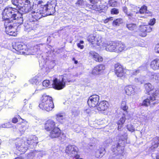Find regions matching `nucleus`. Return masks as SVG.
<instances>
[{
  "mask_svg": "<svg viewBox=\"0 0 159 159\" xmlns=\"http://www.w3.org/2000/svg\"><path fill=\"white\" fill-rule=\"evenodd\" d=\"M42 86V85H39V87L37 88L36 89V90L35 91V92H36V91H38V90H41L42 89H43V88L41 89L40 88V87Z\"/></svg>",
  "mask_w": 159,
  "mask_h": 159,
  "instance_id": "nucleus-62",
  "label": "nucleus"
},
{
  "mask_svg": "<svg viewBox=\"0 0 159 159\" xmlns=\"http://www.w3.org/2000/svg\"><path fill=\"white\" fill-rule=\"evenodd\" d=\"M140 72V70H134L131 73L134 75H136L138 73Z\"/></svg>",
  "mask_w": 159,
  "mask_h": 159,
  "instance_id": "nucleus-56",
  "label": "nucleus"
},
{
  "mask_svg": "<svg viewBox=\"0 0 159 159\" xmlns=\"http://www.w3.org/2000/svg\"><path fill=\"white\" fill-rule=\"evenodd\" d=\"M121 108L125 111H127L128 109V107L126 106V101H122L121 105Z\"/></svg>",
  "mask_w": 159,
  "mask_h": 159,
  "instance_id": "nucleus-32",
  "label": "nucleus"
},
{
  "mask_svg": "<svg viewBox=\"0 0 159 159\" xmlns=\"http://www.w3.org/2000/svg\"><path fill=\"white\" fill-rule=\"evenodd\" d=\"M77 46L78 48H80L81 49H83L84 48V46L80 44V43H78Z\"/></svg>",
  "mask_w": 159,
  "mask_h": 159,
  "instance_id": "nucleus-59",
  "label": "nucleus"
},
{
  "mask_svg": "<svg viewBox=\"0 0 159 159\" xmlns=\"http://www.w3.org/2000/svg\"><path fill=\"white\" fill-rule=\"evenodd\" d=\"M13 48L17 52L18 54L23 53V52L22 51L23 49V46L21 44L18 43L15 45H13Z\"/></svg>",
  "mask_w": 159,
  "mask_h": 159,
  "instance_id": "nucleus-22",
  "label": "nucleus"
},
{
  "mask_svg": "<svg viewBox=\"0 0 159 159\" xmlns=\"http://www.w3.org/2000/svg\"><path fill=\"white\" fill-rule=\"evenodd\" d=\"M63 118V116L61 114L59 113L56 115V119L59 122H62Z\"/></svg>",
  "mask_w": 159,
  "mask_h": 159,
  "instance_id": "nucleus-34",
  "label": "nucleus"
},
{
  "mask_svg": "<svg viewBox=\"0 0 159 159\" xmlns=\"http://www.w3.org/2000/svg\"><path fill=\"white\" fill-rule=\"evenodd\" d=\"M111 13L112 14H118L119 13V10L116 8H113L111 9Z\"/></svg>",
  "mask_w": 159,
  "mask_h": 159,
  "instance_id": "nucleus-47",
  "label": "nucleus"
},
{
  "mask_svg": "<svg viewBox=\"0 0 159 159\" xmlns=\"http://www.w3.org/2000/svg\"><path fill=\"white\" fill-rule=\"evenodd\" d=\"M155 51L156 52L159 53V43L156 45L155 48Z\"/></svg>",
  "mask_w": 159,
  "mask_h": 159,
  "instance_id": "nucleus-53",
  "label": "nucleus"
},
{
  "mask_svg": "<svg viewBox=\"0 0 159 159\" xmlns=\"http://www.w3.org/2000/svg\"><path fill=\"white\" fill-rule=\"evenodd\" d=\"M153 91V92H151L152 95L149 97H154L155 99H156V97L157 96L158 93V91L156 89H154L152 91Z\"/></svg>",
  "mask_w": 159,
  "mask_h": 159,
  "instance_id": "nucleus-38",
  "label": "nucleus"
},
{
  "mask_svg": "<svg viewBox=\"0 0 159 159\" xmlns=\"http://www.w3.org/2000/svg\"><path fill=\"white\" fill-rule=\"evenodd\" d=\"M99 100V97L97 95H93L89 98L88 101V104L91 107H96Z\"/></svg>",
  "mask_w": 159,
  "mask_h": 159,
  "instance_id": "nucleus-10",
  "label": "nucleus"
},
{
  "mask_svg": "<svg viewBox=\"0 0 159 159\" xmlns=\"http://www.w3.org/2000/svg\"><path fill=\"white\" fill-rule=\"evenodd\" d=\"M72 112L73 115H74L75 116H76L78 115V113H77V111L76 109H74L72 111Z\"/></svg>",
  "mask_w": 159,
  "mask_h": 159,
  "instance_id": "nucleus-57",
  "label": "nucleus"
},
{
  "mask_svg": "<svg viewBox=\"0 0 159 159\" xmlns=\"http://www.w3.org/2000/svg\"><path fill=\"white\" fill-rule=\"evenodd\" d=\"M21 125L20 127L22 128H24V131L25 130L26 128L25 127V124L23 122L21 123L20 124H18L17 125Z\"/></svg>",
  "mask_w": 159,
  "mask_h": 159,
  "instance_id": "nucleus-54",
  "label": "nucleus"
},
{
  "mask_svg": "<svg viewBox=\"0 0 159 159\" xmlns=\"http://www.w3.org/2000/svg\"><path fill=\"white\" fill-rule=\"evenodd\" d=\"M84 111L85 113H89L90 112V110L89 109H86Z\"/></svg>",
  "mask_w": 159,
  "mask_h": 159,
  "instance_id": "nucleus-63",
  "label": "nucleus"
},
{
  "mask_svg": "<svg viewBox=\"0 0 159 159\" xmlns=\"http://www.w3.org/2000/svg\"><path fill=\"white\" fill-rule=\"evenodd\" d=\"M75 131L76 133H80V126H79L78 127H77V129L75 128Z\"/></svg>",
  "mask_w": 159,
  "mask_h": 159,
  "instance_id": "nucleus-61",
  "label": "nucleus"
},
{
  "mask_svg": "<svg viewBox=\"0 0 159 159\" xmlns=\"http://www.w3.org/2000/svg\"><path fill=\"white\" fill-rule=\"evenodd\" d=\"M113 20V17H110L109 18H107L104 20V22L105 23H107L109 21H111Z\"/></svg>",
  "mask_w": 159,
  "mask_h": 159,
  "instance_id": "nucleus-55",
  "label": "nucleus"
},
{
  "mask_svg": "<svg viewBox=\"0 0 159 159\" xmlns=\"http://www.w3.org/2000/svg\"><path fill=\"white\" fill-rule=\"evenodd\" d=\"M85 2L83 0H78L76 3V4H78L79 7H83L85 4Z\"/></svg>",
  "mask_w": 159,
  "mask_h": 159,
  "instance_id": "nucleus-44",
  "label": "nucleus"
},
{
  "mask_svg": "<svg viewBox=\"0 0 159 159\" xmlns=\"http://www.w3.org/2000/svg\"><path fill=\"white\" fill-rule=\"evenodd\" d=\"M65 75H64L61 80L57 78H55L52 81V85L53 88L57 90L61 89L65 87L66 82H71V81L69 80L70 75H67V77H66Z\"/></svg>",
  "mask_w": 159,
  "mask_h": 159,
  "instance_id": "nucleus-5",
  "label": "nucleus"
},
{
  "mask_svg": "<svg viewBox=\"0 0 159 159\" xmlns=\"http://www.w3.org/2000/svg\"><path fill=\"white\" fill-rule=\"evenodd\" d=\"M97 53L94 51H90L89 52V56L91 57L93 59V58L95 56L96 54Z\"/></svg>",
  "mask_w": 159,
  "mask_h": 159,
  "instance_id": "nucleus-52",
  "label": "nucleus"
},
{
  "mask_svg": "<svg viewBox=\"0 0 159 159\" xmlns=\"http://www.w3.org/2000/svg\"><path fill=\"white\" fill-rule=\"evenodd\" d=\"M143 98L144 100L142 103L143 106L146 107L148 106L149 105L154 106L158 103V100L155 99L153 97H148L146 98L143 97Z\"/></svg>",
  "mask_w": 159,
  "mask_h": 159,
  "instance_id": "nucleus-9",
  "label": "nucleus"
},
{
  "mask_svg": "<svg viewBox=\"0 0 159 159\" xmlns=\"http://www.w3.org/2000/svg\"><path fill=\"white\" fill-rule=\"evenodd\" d=\"M38 143V138L34 136L25 141L23 139H18L15 143L16 148L23 153L25 152L28 147L33 148L36 146Z\"/></svg>",
  "mask_w": 159,
  "mask_h": 159,
  "instance_id": "nucleus-2",
  "label": "nucleus"
},
{
  "mask_svg": "<svg viewBox=\"0 0 159 159\" xmlns=\"http://www.w3.org/2000/svg\"><path fill=\"white\" fill-rule=\"evenodd\" d=\"M122 23V20L121 19H117L113 22V25L116 26L119 25V24Z\"/></svg>",
  "mask_w": 159,
  "mask_h": 159,
  "instance_id": "nucleus-39",
  "label": "nucleus"
},
{
  "mask_svg": "<svg viewBox=\"0 0 159 159\" xmlns=\"http://www.w3.org/2000/svg\"><path fill=\"white\" fill-rule=\"evenodd\" d=\"M87 40L94 46H95L96 45L99 46H100V43L101 42V39L97 38L93 35H90L88 36L87 38Z\"/></svg>",
  "mask_w": 159,
  "mask_h": 159,
  "instance_id": "nucleus-13",
  "label": "nucleus"
},
{
  "mask_svg": "<svg viewBox=\"0 0 159 159\" xmlns=\"http://www.w3.org/2000/svg\"><path fill=\"white\" fill-rule=\"evenodd\" d=\"M17 8V9H15L17 11H18V14H19V13H20L21 16H22L23 14L26 13L31 12L32 11V9H33V8L31 7H27L24 5H20Z\"/></svg>",
  "mask_w": 159,
  "mask_h": 159,
  "instance_id": "nucleus-14",
  "label": "nucleus"
},
{
  "mask_svg": "<svg viewBox=\"0 0 159 159\" xmlns=\"http://www.w3.org/2000/svg\"><path fill=\"white\" fill-rule=\"evenodd\" d=\"M51 131L49 134V136L52 138L58 137L60 134V129L57 128H55Z\"/></svg>",
  "mask_w": 159,
  "mask_h": 159,
  "instance_id": "nucleus-21",
  "label": "nucleus"
},
{
  "mask_svg": "<svg viewBox=\"0 0 159 159\" xmlns=\"http://www.w3.org/2000/svg\"><path fill=\"white\" fill-rule=\"evenodd\" d=\"M18 121V119L16 117L13 118L12 119V122L14 123H16Z\"/></svg>",
  "mask_w": 159,
  "mask_h": 159,
  "instance_id": "nucleus-60",
  "label": "nucleus"
},
{
  "mask_svg": "<svg viewBox=\"0 0 159 159\" xmlns=\"http://www.w3.org/2000/svg\"><path fill=\"white\" fill-rule=\"evenodd\" d=\"M116 45L117 46L116 52H119L127 49L125 45L121 42L116 43Z\"/></svg>",
  "mask_w": 159,
  "mask_h": 159,
  "instance_id": "nucleus-24",
  "label": "nucleus"
},
{
  "mask_svg": "<svg viewBox=\"0 0 159 159\" xmlns=\"http://www.w3.org/2000/svg\"><path fill=\"white\" fill-rule=\"evenodd\" d=\"M115 71L116 75L118 77H121L124 76L125 74V70L119 64L117 63L115 65Z\"/></svg>",
  "mask_w": 159,
  "mask_h": 159,
  "instance_id": "nucleus-11",
  "label": "nucleus"
},
{
  "mask_svg": "<svg viewBox=\"0 0 159 159\" xmlns=\"http://www.w3.org/2000/svg\"><path fill=\"white\" fill-rule=\"evenodd\" d=\"M24 2V0H18V3L19 5H20V6H23V4Z\"/></svg>",
  "mask_w": 159,
  "mask_h": 159,
  "instance_id": "nucleus-58",
  "label": "nucleus"
},
{
  "mask_svg": "<svg viewBox=\"0 0 159 159\" xmlns=\"http://www.w3.org/2000/svg\"><path fill=\"white\" fill-rule=\"evenodd\" d=\"M93 59L96 61L101 62L103 61V58L102 57L100 56L99 54L97 53L95 56L93 58Z\"/></svg>",
  "mask_w": 159,
  "mask_h": 159,
  "instance_id": "nucleus-33",
  "label": "nucleus"
},
{
  "mask_svg": "<svg viewBox=\"0 0 159 159\" xmlns=\"http://www.w3.org/2000/svg\"><path fill=\"white\" fill-rule=\"evenodd\" d=\"M4 25L5 27L6 33L10 35L16 36V33L14 31L15 29L14 24L11 23L9 22V20H4Z\"/></svg>",
  "mask_w": 159,
  "mask_h": 159,
  "instance_id": "nucleus-8",
  "label": "nucleus"
},
{
  "mask_svg": "<svg viewBox=\"0 0 159 159\" xmlns=\"http://www.w3.org/2000/svg\"><path fill=\"white\" fill-rule=\"evenodd\" d=\"M156 20L155 18L151 19L148 23V25L149 26H152L155 23Z\"/></svg>",
  "mask_w": 159,
  "mask_h": 159,
  "instance_id": "nucleus-51",
  "label": "nucleus"
},
{
  "mask_svg": "<svg viewBox=\"0 0 159 159\" xmlns=\"http://www.w3.org/2000/svg\"><path fill=\"white\" fill-rule=\"evenodd\" d=\"M31 21H30V17H29V21H27V22L25 23L24 26L26 29H30V30H31Z\"/></svg>",
  "mask_w": 159,
  "mask_h": 159,
  "instance_id": "nucleus-35",
  "label": "nucleus"
},
{
  "mask_svg": "<svg viewBox=\"0 0 159 159\" xmlns=\"http://www.w3.org/2000/svg\"><path fill=\"white\" fill-rule=\"evenodd\" d=\"M56 1L52 0L48 2L47 4L44 5L43 7V11L45 15L48 16L54 14L55 11V7L56 6Z\"/></svg>",
  "mask_w": 159,
  "mask_h": 159,
  "instance_id": "nucleus-6",
  "label": "nucleus"
},
{
  "mask_svg": "<svg viewBox=\"0 0 159 159\" xmlns=\"http://www.w3.org/2000/svg\"><path fill=\"white\" fill-rule=\"evenodd\" d=\"M78 149L77 147L74 145H69L66 148L65 152L69 156L71 157L78 158Z\"/></svg>",
  "mask_w": 159,
  "mask_h": 159,
  "instance_id": "nucleus-7",
  "label": "nucleus"
},
{
  "mask_svg": "<svg viewBox=\"0 0 159 159\" xmlns=\"http://www.w3.org/2000/svg\"><path fill=\"white\" fill-rule=\"evenodd\" d=\"M105 66L103 65L97 66L94 68L92 71V74L94 76H96L100 74V73L105 69Z\"/></svg>",
  "mask_w": 159,
  "mask_h": 159,
  "instance_id": "nucleus-16",
  "label": "nucleus"
},
{
  "mask_svg": "<svg viewBox=\"0 0 159 159\" xmlns=\"http://www.w3.org/2000/svg\"><path fill=\"white\" fill-rule=\"evenodd\" d=\"M131 10L132 11V12L137 14L139 13V7L134 5H131Z\"/></svg>",
  "mask_w": 159,
  "mask_h": 159,
  "instance_id": "nucleus-36",
  "label": "nucleus"
},
{
  "mask_svg": "<svg viewBox=\"0 0 159 159\" xmlns=\"http://www.w3.org/2000/svg\"><path fill=\"white\" fill-rule=\"evenodd\" d=\"M88 7L90 8L94 9L95 10L98 11L100 12L103 11V10L102 9H100V8H98V7H97L96 6L93 7V5H89Z\"/></svg>",
  "mask_w": 159,
  "mask_h": 159,
  "instance_id": "nucleus-43",
  "label": "nucleus"
},
{
  "mask_svg": "<svg viewBox=\"0 0 159 159\" xmlns=\"http://www.w3.org/2000/svg\"><path fill=\"white\" fill-rule=\"evenodd\" d=\"M144 87L146 91L148 93L152 92L154 88V87L149 83L145 84H144Z\"/></svg>",
  "mask_w": 159,
  "mask_h": 159,
  "instance_id": "nucleus-28",
  "label": "nucleus"
},
{
  "mask_svg": "<svg viewBox=\"0 0 159 159\" xmlns=\"http://www.w3.org/2000/svg\"><path fill=\"white\" fill-rule=\"evenodd\" d=\"M39 107L42 110L47 111L52 110L54 107L52 98L49 96H43L41 102L39 104Z\"/></svg>",
  "mask_w": 159,
  "mask_h": 159,
  "instance_id": "nucleus-4",
  "label": "nucleus"
},
{
  "mask_svg": "<svg viewBox=\"0 0 159 159\" xmlns=\"http://www.w3.org/2000/svg\"><path fill=\"white\" fill-rule=\"evenodd\" d=\"M150 78L153 81H159V73H155L152 74Z\"/></svg>",
  "mask_w": 159,
  "mask_h": 159,
  "instance_id": "nucleus-29",
  "label": "nucleus"
},
{
  "mask_svg": "<svg viewBox=\"0 0 159 159\" xmlns=\"http://www.w3.org/2000/svg\"><path fill=\"white\" fill-rule=\"evenodd\" d=\"M105 47V50L111 52H116L117 45L116 43H114L112 42H110L104 44Z\"/></svg>",
  "mask_w": 159,
  "mask_h": 159,
  "instance_id": "nucleus-12",
  "label": "nucleus"
},
{
  "mask_svg": "<svg viewBox=\"0 0 159 159\" xmlns=\"http://www.w3.org/2000/svg\"><path fill=\"white\" fill-rule=\"evenodd\" d=\"M127 129L130 131L133 132L135 129L134 127L131 124H128L127 126Z\"/></svg>",
  "mask_w": 159,
  "mask_h": 159,
  "instance_id": "nucleus-45",
  "label": "nucleus"
},
{
  "mask_svg": "<svg viewBox=\"0 0 159 159\" xmlns=\"http://www.w3.org/2000/svg\"><path fill=\"white\" fill-rule=\"evenodd\" d=\"M18 0H11L12 3L13 4L16 6V7L17 8L19 7L20 5H19Z\"/></svg>",
  "mask_w": 159,
  "mask_h": 159,
  "instance_id": "nucleus-50",
  "label": "nucleus"
},
{
  "mask_svg": "<svg viewBox=\"0 0 159 159\" xmlns=\"http://www.w3.org/2000/svg\"><path fill=\"white\" fill-rule=\"evenodd\" d=\"M156 159H159V152L157 154L156 156Z\"/></svg>",
  "mask_w": 159,
  "mask_h": 159,
  "instance_id": "nucleus-64",
  "label": "nucleus"
},
{
  "mask_svg": "<svg viewBox=\"0 0 159 159\" xmlns=\"http://www.w3.org/2000/svg\"><path fill=\"white\" fill-rule=\"evenodd\" d=\"M126 26L129 30H134L137 29L136 25L135 24L131 23L127 24L126 25Z\"/></svg>",
  "mask_w": 159,
  "mask_h": 159,
  "instance_id": "nucleus-31",
  "label": "nucleus"
},
{
  "mask_svg": "<svg viewBox=\"0 0 159 159\" xmlns=\"http://www.w3.org/2000/svg\"><path fill=\"white\" fill-rule=\"evenodd\" d=\"M108 3L110 6L111 7H115L117 5V2L115 0H110Z\"/></svg>",
  "mask_w": 159,
  "mask_h": 159,
  "instance_id": "nucleus-41",
  "label": "nucleus"
},
{
  "mask_svg": "<svg viewBox=\"0 0 159 159\" xmlns=\"http://www.w3.org/2000/svg\"><path fill=\"white\" fill-rule=\"evenodd\" d=\"M24 2L23 3V5L25 6L27 5V7H31V6L30 4V2L28 0H24Z\"/></svg>",
  "mask_w": 159,
  "mask_h": 159,
  "instance_id": "nucleus-49",
  "label": "nucleus"
},
{
  "mask_svg": "<svg viewBox=\"0 0 159 159\" xmlns=\"http://www.w3.org/2000/svg\"><path fill=\"white\" fill-rule=\"evenodd\" d=\"M125 92L128 95H134L135 93L134 89L131 85L127 86L125 88Z\"/></svg>",
  "mask_w": 159,
  "mask_h": 159,
  "instance_id": "nucleus-23",
  "label": "nucleus"
},
{
  "mask_svg": "<svg viewBox=\"0 0 159 159\" xmlns=\"http://www.w3.org/2000/svg\"><path fill=\"white\" fill-rule=\"evenodd\" d=\"M123 10L124 12L126 15L128 17H132L133 16V14L129 12H128L127 11V8L126 7H123Z\"/></svg>",
  "mask_w": 159,
  "mask_h": 159,
  "instance_id": "nucleus-37",
  "label": "nucleus"
},
{
  "mask_svg": "<svg viewBox=\"0 0 159 159\" xmlns=\"http://www.w3.org/2000/svg\"><path fill=\"white\" fill-rule=\"evenodd\" d=\"M139 29L140 31L144 33L142 36L144 37L146 35L145 33L151 32L152 31V28L149 25H141L140 26Z\"/></svg>",
  "mask_w": 159,
  "mask_h": 159,
  "instance_id": "nucleus-17",
  "label": "nucleus"
},
{
  "mask_svg": "<svg viewBox=\"0 0 159 159\" xmlns=\"http://www.w3.org/2000/svg\"><path fill=\"white\" fill-rule=\"evenodd\" d=\"M45 129L47 131H50L55 128V122L52 120H48L47 121L44 126Z\"/></svg>",
  "mask_w": 159,
  "mask_h": 159,
  "instance_id": "nucleus-19",
  "label": "nucleus"
},
{
  "mask_svg": "<svg viewBox=\"0 0 159 159\" xmlns=\"http://www.w3.org/2000/svg\"><path fill=\"white\" fill-rule=\"evenodd\" d=\"M18 11L15 8L9 7H6L2 12V18L4 20H9V22L11 23L14 22L20 25L22 24L23 18L21 15L18 14Z\"/></svg>",
  "mask_w": 159,
  "mask_h": 159,
  "instance_id": "nucleus-1",
  "label": "nucleus"
},
{
  "mask_svg": "<svg viewBox=\"0 0 159 159\" xmlns=\"http://www.w3.org/2000/svg\"><path fill=\"white\" fill-rule=\"evenodd\" d=\"M120 139L122 141L121 143H119L112 146L111 150L110 152V156L112 157H114L118 155L123 156L124 153V144L125 141L127 139V135L125 134L124 135H119Z\"/></svg>",
  "mask_w": 159,
  "mask_h": 159,
  "instance_id": "nucleus-3",
  "label": "nucleus"
},
{
  "mask_svg": "<svg viewBox=\"0 0 159 159\" xmlns=\"http://www.w3.org/2000/svg\"><path fill=\"white\" fill-rule=\"evenodd\" d=\"M150 66L154 70H159V59L157 58L152 61L150 64Z\"/></svg>",
  "mask_w": 159,
  "mask_h": 159,
  "instance_id": "nucleus-20",
  "label": "nucleus"
},
{
  "mask_svg": "<svg viewBox=\"0 0 159 159\" xmlns=\"http://www.w3.org/2000/svg\"><path fill=\"white\" fill-rule=\"evenodd\" d=\"M12 127L11 125L9 123H7L5 124H2L0 126V127L2 128H11Z\"/></svg>",
  "mask_w": 159,
  "mask_h": 159,
  "instance_id": "nucleus-48",
  "label": "nucleus"
},
{
  "mask_svg": "<svg viewBox=\"0 0 159 159\" xmlns=\"http://www.w3.org/2000/svg\"><path fill=\"white\" fill-rule=\"evenodd\" d=\"M32 14L29 15V17L32 19L37 21L43 15L42 14V12L40 11L39 10V11L35 12L32 9V11H31Z\"/></svg>",
  "mask_w": 159,
  "mask_h": 159,
  "instance_id": "nucleus-15",
  "label": "nucleus"
},
{
  "mask_svg": "<svg viewBox=\"0 0 159 159\" xmlns=\"http://www.w3.org/2000/svg\"><path fill=\"white\" fill-rule=\"evenodd\" d=\"M50 83V82L49 80H44L42 83L43 86L45 87H48Z\"/></svg>",
  "mask_w": 159,
  "mask_h": 159,
  "instance_id": "nucleus-46",
  "label": "nucleus"
},
{
  "mask_svg": "<svg viewBox=\"0 0 159 159\" xmlns=\"http://www.w3.org/2000/svg\"><path fill=\"white\" fill-rule=\"evenodd\" d=\"M151 148H157L159 144V137H156L154 138L152 141Z\"/></svg>",
  "mask_w": 159,
  "mask_h": 159,
  "instance_id": "nucleus-25",
  "label": "nucleus"
},
{
  "mask_svg": "<svg viewBox=\"0 0 159 159\" xmlns=\"http://www.w3.org/2000/svg\"><path fill=\"white\" fill-rule=\"evenodd\" d=\"M147 7L146 6H143L141 7L139 10V12L140 14H143L145 12L146 14H148V16H151L152 13L151 12H149L147 10Z\"/></svg>",
  "mask_w": 159,
  "mask_h": 159,
  "instance_id": "nucleus-27",
  "label": "nucleus"
},
{
  "mask_svg": "<svg viewBox=\"0 0 159 159\" xmlns=\"http://www.w3.org/2000/svg\"><path fill=\"white\" fill-rule=\"evenodd\" d=\"M125 116L121 117L117 122L118 125H123L125 122Z\"/></svg>",
  "mask_w": 159,
  "mask_h": 159,
  "instance_id": "nucleus-42",
  "label": "nucleus"
},
{
  "mask_svg": "<svg viewBox=\"0 0 159 159\" xmlns=\"http://www.w3.org/2000/svg\"><path fill=\"white\" fill-rule=\"evenodd\" d=\"M144 81V79H142L141 77H140L139 78H135L134 80L135 82L139 84H142Z\"/></svg>",
  "mask_w": 159,
  "mask_h": 159,
  "instance_id": "nucleus-40",
  "label": "nucleus"
},
{
  "mask_svg": "<svg viewBox=\"0 0 159 159\" xmlns=\"http://www.w3.org/2000/svg\"><path fill=\"white\" fill-rule=\"evenodd\" d=\"M30 21H31V30H35L38 25L37 24V21H36L30 18Z\"/></svg>",
  "mask_w": 159,
  "mask_h": 159,
  "instance_id": "nucleus-30",
  "label": "nucleus"
},
{
  "mask_svg": "<svg viewBox=\"0 0 159 159\" xmlns=\"http://www.w3.org/2000/svg\"><path fill=\"white\" fill-rule=\"evenodd\" d=\"M105 149L97 150L95 152V156L97 158H101L105 153Z\"/></svg>",
  "mask_w": 159,
  "mask_h": 159,
  "instance_id": "nucleus-26",
  "label": "nucleus"
},
{
  "mask_svg": "<svg viewBox=\"0 0 159 159\" xmlns=\"http://www.w3.org/2000/svg\"><path fill=\"white\" fill-rule=\"evenodd\" d=\"M108 106V102L106 101H103L100 102L96 108L98 111H104L107 109Z\"/></svg>",
  "mask_w": 159,
  "mask_h": 159,
  "instance_id": "nucleus-18",
  "label": "nucleus"
}]
</instances>
